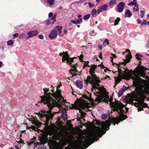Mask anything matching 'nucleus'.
I'll return each mask as SVG.
<instances>
[{"label": "nucleus", "mask_w": 149, "mask_h": 149, "mask_svg": "<svg viewBox=\"0 0 149 149\" xmlns=\"http://www.w3.org/2000/svg\"><path fill=\"white\" fill-rule=\"evenodd\" d=\"M95 101L96 102H101L104 101L105 102L108 103L109 102L111 103V106L113 108V111H116L120 116L119 118H109V120H106L105 122H102L101 126L102 130V131L100 127L97 129L96 132L94 131L91 134L92 137H97L98 136L100 137H102L104 134H105L106 131L108 130L109 126L111 125V123L115 125L116 124H118L121 120H124L128 118L126 115H124L123 113L125 111L123 109V107H125V105L119 101H116V102H113V98H110L109 99V96L107 93H104L100 96L96 95Z\"/></svg>", "instance_id": "obj_1"}, {"label": "nucleus", "mask_w": 149, "mask_h": 149, "mask_svg": "<svg viewBox=\"0 0 149 149\" xmlns=\"http://www.w3.org/2000/svg\"><path fill=\"white\" fill-rule=\"evenodd\" d=\"M43 90L44 93V95L40 96L41 100L39 102L43 103L49 108V110L48 111H42V112L36 113V114L40 116L41 120H42V118H45V121L44 122V125L45 126H48L49 121L51 119H52L54 115V114L52 113L51 110L54 107L56 106L58 102L54 100L53 97V93H48L49 90V88H44Z\"/></svg>", "instance_id": "obj_2"}, {"label": "nucleus", "mask_w": 149, "mask_h": 149, "mask_svg": "<svg viewBox=\"0 0 149 149\" xmlns=\"http://www.w3.org/2000/svg\"><path fill=\"white\" fill-rule=\"evenodd\" d=\"M146 70L144 67H141L140 68H136L135 72L130 70H129L128 69H126L125 70V74L127 76H131L132 78L134 79L133 81V85L131 86V87L135 86L136 88H138L137 83L138 82V79H135L133 75L136 77L139 78V76L145 78L146 76L144 74V71Z\"/></svg>", "instance_id": "obj_3"}, {"label": "nucleus", "mask_w": 149, "mask_h": 149, "mask_svg": "<svg viewBox=\"0 0 149 149\" xmlns=\"http://www.w3.org/2000/svg\"><path fill=\"white\" fill-rule=\"evenodd\" d=\"M93 132H91L88 137H85V136L83 137L82 139H81L77 143L74 145V146L77 145L80 143V144L81 146L79 148L77 149H84V148H82V146H83L85 144H87L88 145V146L90 145L92 143H93V142H94V141H90V139H95V141H97V139H97V138H95V137H92V134Z\"/></svg>", "instance_id": "obj_4"}, {"label": "nucleus", "mask_w": 149, "mask_h": 149, "mask_svg": "<svg viewBox=\"0 0 149 149\" xmlns=\"http://www.w3.org/2000/svg\"><path fill=\"white\" fill-rule=\"evenodd\" d=\"M97 66L95 65H93L90 69L89 74L91 76H88L86 79H84V81L86 83H92L94 81H97V79L96 74H95V71Z\"/></svg>", "instance_id": "obj_5"}, {"label": "nucleus", "mask_w": 149, "mask_h": 149, "mask_svg": "<svg viewBox=\"0 0 149 149\" xmlns=\"http://www.w3.org/2000/svg\"><path fill=\"white\" fill-rule=\"evenodd\" d=\"M61 84H60L56 87V90L54 93H53V97L54 98V100L58 102L57 106L58 104V102L60 103H65L66 102L65 100H64L61 94V91L59 89Z\"/></svg>", "instance_id": "obj_6"}, {"label": "nucleus", "mask_w": 149, "mask_h": 149, "mask_svg": "<svg viewBox=\"0 0 149 149\" xmlns=\"http://www.w3.org/2000/svg\"><path fill=\"white\" fill-rule=\"evenodd\" d=\"M71 107L73 109H77V110H79L81 115L79 117L78 116H77V119L78 120H80L81 118H82L83 119H84V116L86 114V113H85L84 111H82L81 108L84 110L85 108V107L84 105V104H81L79 105L78 102H76V101H75V102L72 105Z\"/></svg>", "instance_id": "obj_7"}, {"label": "nucleus", "mask_w": 149, "mask_h": 149, "mask_svg": "<svg viewBox=\"0 0 149 149\" xmlns=\"http://www.w3.org/2000/svg\"><path fill=\"white\" fill-rule=\"evenodd\" d=\"M126 52L129 51V55H127L126 56V59L124 60V62H123L120 63L121 64V65H124L125 66L126 65L127 63H129L131 61V59L132 58V55H131V53L130 52L129 49H126Z\"/></svg>", "instance_id": "obj_8"}, {"label": "nucleus", "mask_w": 149, "mask_h": 149, "mask_svg": "<svg viewBox=\"0 0 149 149\" xmlns=\"http://www.w3.org/2000/svg\"><path fill=\"white\" fill-rule=\"evenodd\" d=\"M39 32L38 31H31L27 32L28 36L26 37V39H29V38H32L33 36H36L38 35Z\"/></svg>", "instance_id": "obj_9"}, {"label": "nucleus", "mask_w": 149, "mask_h": 149, "mask_svg": "<svg viewBox=\"0 0 149 149\" xmlns=\"http://www.w3.org/2000/svg\"><path fill=\"white\" fill-rule=\"evenodd\" d=\"M77 65V63H76L75 64H74L73 65V66H72V68H74V69H70L69 70V72L70 73L72 74V76H75V75H76L77 74H78L79 71H77V69L76 67Z\"/></svg>", "instance_id": "obj_10"}, {"label": "nucleus", "mask_w": 149, "mask_h": 149, "mask_svg": "<svg viewBox=\"0 0 149 149\" xmlns=\"http://www.w3.org/2000/svg\"><path fill=\"white\" fill-rule=\"evenodd\" d=\"M125 7V3L123 2H120L118 3L117 7V11L121 13L123 11Z\"/></svg>", "instance_id": "obj_11"}, {"label": "nucleus", "mask_w": 149, "mask_h": 149, "mask_svg": "<svg viewBox=\"0 0 149 149\" xmlns=\"http://www.w3.org/2000/svg\"><path fill=\"white\" fill-rule=\"evenodd\" d=\"M97 79L96 81H93V82H92V83H90V84H92V87L93 88L98 89V90L100 91V88H98V87L97 86H100L99 84V83L101 82V80H100V79L99 77H97Z\"/></svg>", "instance_id": "obj_12"}, {"label": "nucleus", "mask_w": 149, "mask_h": 149, "mask_svg": "<svg viewBox=\"0 0 149 149\" xmlns=\"http://www.w3.org/2000/svg\"><path fill=\"white\" fill-rule=\"evenodd\" d=\"M56 13H55L53 16V17L52 18V19H48L47 21V22L46 23L47 25H49L51 24H54L56 22Z\"/></svg>", "instance_id": "obj_13"}, {"label": "nucleus", "mask_w": 149, "mask_h": 149, "mask_svg": "<svg viewBox=\"0 0 149 149\" xmlns=\"http://www.w3.org/2000/svg\"><path fill=\"white\" fill-rule=\"evenodd\" d=\"M64 54L63 55V56L62 59V62H64L65 60H67V61H68V60L70 59V57L69 55H68L67 51H65V52H63Z\"/></svg>", "instance_id": "obj_14"}, {"label": "nucleus", "mask_w": 149, "mask_h": 149, "mask_svg": "<svg viewBox=\"0 0 149 149\" xmlns=\"http://www.w3.org/2000/svg\"><path fill=\"white\" fill-rule=\"evenodd\" d=\"M57 36V32L55 30L52 31L49 35V38L51 39H54V38H56Z\"/></svg>", "instance_id": "obj_15"}, {"label": "nucleus", "mask_w": 149, "mask_h": 149, "mask_svg": "<svg viewBox=\"0 0 149 149\" xmlns=\"http://www.w3.org/2000/svg\"><path fill=\"white\" fill-rule=\"evenodd\" d=\"M76 85L79 88L81 89L83 87V84L82 81L80 80H77L75 82Z\"/></svg>", "instance_id": "obj_16"}, {"label": "nucleus", "mask_w": 149, "mask_h": 149, "mask_svg": "<svg viewBox=\"0 0 149 149\" xmlns=\"http://www.w3.org/2000/svg\"><path fill=\"white\" fill-rule=\"evenodd\" d=\"M117 0H110L109 3V6L110 8H113L117 3Z\"/></svg>", "instance_id": "obj_17"}, {"label": "nucleus", "mask_w": 149, "mask_h": 149, "mask_svg": "<svg viewBox=\"0 0 149 149\" xmlns=\"http://www.w3.org/2000/svg\"><path fill=\"white\" fill-rule=\"evenodd\" d=\"M81 146V144H78L77 145H75L74 146H71L70 148H69L68 146L65 147V149H77V148H79Z\"/></svg>", "instance_id": "obj_18"}, {"label": "nucleus", "mask_w": 149, "mask_h": 149, "mask_svg": "<svg viewBox=\"0 0 149 149\" xmlns=\"http://www.w3.org/2000/svg\"><path fill=\"white\" fill-rule=\"evenodd\" d=\"M126 70V69H125V72L124 74H123L122 71L120 73H118V77L120 79H122L123 78V76H125L126 77H128L129 78H130V77H127L125 74V70Z\"/></svg>", "instance_id": "obj_19"}, {"label": "nucleus", "mask_w": 149, "mask_h": 149, "mask_svg": "<svg viewBox=\"0 0 149 149\" xmlns=\"http://www.w3.org/2000/svg\"><path fill=\"white\" fill-rule=\"evenodd\" d=\"M32 122L33 124H34L38 127H40L42 124V122H39V120H36V119H34V120H33Z\"/></svg>", "instance_id": "obj_20"}, {"label": "nucleus", "mask_w": 149, "mask_h": 149, "mask_svg": "<svg viewBox=\"0 0 149 149\" xmlns=\"http://www.w3.org/2000/svg\"><path fill=\"white\" fill-rule=\"evenodd\" d=\"M75 58L74 57H73L72 58H70V59H69L68 61L66 62V63L67 64H70V65L72 67V66H73V64H72V63H73V62L74 61V58Z\"/></svg>", "instance_id": "obj_21"}, {"label": "nucleus", "mask_w": 149, "mask_h": 149, "mask_svg": "<svg viewBox=\"0 0 149 149\" xmlns=\"http://www.w3.org/2000/svg\"><path fill=\"white\" fill-rule=\"evenodd\" d=\"M132 16V13H131L129 9H127L125 12V16L126 17H130Z\"/></svg>", "instance_id": "obj_22"}, {"label": "nucleus", "mask_w": 149, "mask_h": 149, "mask_svg": "<svg viewBox=\"0 0 149 149\" xmlns=\"http://www.w3.org/2000/svg\"><path fill=\"white\" fill-rule=\"evenodd\" d=\"M127 89V88H121L119 90V91L118 93V96L119 97L120 96L122 95H123L124 91H126V90Z\"/></svg>", "instance_id": "obj_23"}, {"label": "nucleus", "mask_w": 149, "mask_h": 149, "mask_svg": "<svg viewBox=\"0 0 149 149\" xmlns=\"http://www.w3.org/2000/svg\"><path fill=\"white\" fill-rule=\"evenodd\" d=\"M146 97L144 95H143L141 97H139V100L141 105L143 103H144V102L145 99H146Z\"/></svg>", "instance_id": "obj_24"}, {"label": "nucleus", "mask_w": 149, "mask_h": 149, "mask_svg": "<svg viewBox=\"0 0 149 149\" xmlns=\"http://www.w3.org/2000/svg\"><path fill=\"white\" fill-rule=\"evenodd\" d=\"M137 93L138 95H139L140 96V97H141L143 95H145V91L143 90V89H142L141 90H140V91H138V92H137Z\"/></svg>", "instance_id": "obj_25"}, {"label": "nucleus", "mask_w": 149, "mask_h": 149, "mask_svg": "<svg viewBox=\"0 0 149 149\" xmlns=\"http://www.w3.org/2000/svg\"><path fill=\"white\" fill-rule=\"evenodd\" d=\"M62 26H59V25L56 26L55 27V29L58 31L59 34L61 33L62 32Z\"/></svg>", "instance_id": "obj_26"}, {"label": "nucleus", "mask_w": 149, "mask_h": 149, "mask_svg": "<svg viewBox=\"0 0 149 149\" xmlns=\"http://www.w3.org/2000/svg\"><path fill=\"white\" fill-rule=\"evenodd\" d=\"M134 7H133V11L134 12V11H138L139 8V5L137 3V2H136V5H134Z\"/></svg>", "instance_id": "obj_27"}, {"label": "nucleus", "mask_w": 149, "mask_h": 149, "mask_svg": "<svg viewBox=\"0 0 149 149\" xmlns=\"http://www.w3.org/2000/svg\"><path fill=\"white\" fill-rule=\"evenodd\" d=\"M137 0H133V1H132L130 2L129 3H127V5H129V6H132V5H134L136 4V1Z\"/></svg>", "instance_id": "obj_28"}, {"label": "nucleus", "mask_w": 149, "mask_h": 149, "mask_svg": "<svg viewBox=\"0 0 149 149\" xmlns=\"http://www.w3.org/2000/svg\"><path fill=\"white\" fill-rule=\"evenodd\" d=\"M109 43L108 39L106 38L103 42V44L104 46H105L108 45Z\"/></svg>", "instance_id": "obj_29"}, {"label": "nucleus", "mask_w": 149, "mask_h": 149, "mask_svg": "<svg viewBox=\"0 0 149 149\" xmlns=\"http://www.w3.org/2000/svg\"><path fill=\"white\" fill-rule=\"evenodd\" d=\"M120 17H117L116 18V19L114 21V25L115 26L116 25L118 24L119 22L120 21Z\"/></svg>", "instance_id": "obj_30"}, {"label": "nucleus", "mask_w": 149, "mask_h": 149, "mask_svg": "<svg viewBox=\"0 0 149 149\" xmlns=\"http://www.w3.org/2000/svg\"><path fill=\"white\" fill-rule=\"evenodd\" d=\"M120 63L121 62H120L119 63H116V64L117 65L118 68V73H120V72L122 71L121 69L119 68V67H121L120 65V64H121Z\"/></svg>", "instance_id": "obj_31"}, {"label": "nucleus", "mask_w": 149, "mask_h": 149, "mask_svg": "<svg viewBox=\"0 0 149 149\" xmlns=\"http://www.w3.org/2000/svg\"><path fill=\"white\" fill-rule=\"evenodd\" d=\"M89 95L90 97V98H89V97H88V96H86V95H84L83 97V98H84L85 99H88L89 100H91V99L92 101H94L93 99H92L91 98V94L89 93Z\"/></svg>", "instance_id": "obj_32"}, {"label": "nucleus", "mask_w": 149, "mask_h": 149, "mask_svg": "<svg viewBox=\"0 0 149 149\" xmlns=\"http://www.w3.org/2000/svg\"><path fill=\"white\" fill-rule=\"evenodd\" d=\"M97 13V10L96 9H94L92 10L91 12V15L93 16L94 17H95L96 14Z\"/></svg>", "instance_id": "obj_33"}, {"label": "nucleus", "mask_w": 149, "mask_h": 149, "mask_svg": "<svg viewBox=\"0 0 149 149\" xmlns=\"http://www.w3.org/2000/svg\"><path fill=\"white\" fill-rule=\"evenodd\" d=\"M108 115L107 114H102L101 116V118L103 120H105L108 118Z\"/></svg>", "instance_id": "obj_34"}, {"label": "nucleus", "mask_w": 149, "mask_h": 149, "mask_svg": "<svg viewBox=\"0 0 149 149\" xmlns=\"http://www.w3.org/2000/svg\"><path fill=\"white\" fill-rule=\"evenodd\" d=\"M7 43L8 45H13L14 44V41L12 40H10L7 42Z\"/></svg>", "instance_id": "obj_35"}, {"label": "nucleus", "mask_w": 149, "mask_h": 149, "mask_svg": "<svg viewBox=\"0 0 149 149\" xmlns=\"http://www.w3.org/2000/svg\"><path fill=\"white\" fill-rule=\"evenodd\" d=\"M55 0H47V1L50 5H53Z\"/></svg>", "instance_id": "obj_36"}, {"label": "nucleus", "mask_w": 149, "mask_h": 149, "mask_svg": "<svg viewBox=\"0 0 149 149\" xmlns=\"http://www.w3.org/2000/svg\"><path fill=\"white\" fill-rule=\"evenodd\" d=\"M91 16L90 14H87L85 15L83 17V19L86 20V19H88Z\"/></svg>", "instance_id": "obj_37"}, {"label": "nucleus", "mask_w": 149, "mask_h": 149, "mask_svg": "<svg viewBox=\"0 0 149 149\" xmlns=\"http://www.w3.org/2000/svg\"><path fill=\"white\" fill-rule=\"evenodd\" d=\"M82 18L77 19V20H76V24H80V23H82Z\"/></svg>", "instance_id": "obj_38"}, {"label": "nucleus", "mask_w": 149, "mask_h": 149, "mask_svg": "<svg viewBox=\"0 0 149 149\" xmlns=\"http://www.w3.org/2000/svg\"><path fill=\"white\" fill-rule=\"evenodd\" d=\"M108 5L107 4H104V5H103V6H102V10H106L107 9V8Z\"/></svg>", "instance_id": "obj_39"}, {"label": "nucleus", "mask_w": 149, "mask_h": 149, "mask_svg": "<svg viewBox=\"0 0 149 149\" xmlns=\"http://www.w3.org/2000/svg\"><path fill=\"white\" fill-rule=\"evenodd\" d=\"M26 37H27V36H26L25 34H24V33H23L22 34H21L20 35L19 38L20 39H22L23 38H25L26 39Z\"/></svg>", "instance_id": "obj_40"}, {"label": "nucleus", "mask_w": 149, "mask_h": 149, "mask_svg": "<svg viewBox=\"0 0 149 149\" xmlns=\"http://www.w3.org/2000/svg\"><path fill=\"white\" fill-rule=\"evenodd\" d=\"M121 80V79L119 78V77L118 78L115 80V85H117L118 84V83L120 82Z\"/></svg>", "instance_id": "obj_41"}, {"label": "nucleus", "mask_w": 149, "mask_h": 149, "mask_svg": "<svg viewBox=\"0 0 149 149\" xmlns=\"http://www.w3.org/2000/svg\"><path fill=\"white\" fill-rule=\"evenodd\" d=\"M143 56L142 55L138 54H136V58L138 60H141V58H139L140 57H143Z\"/></svg>", "instance_id": "obj_42"}, {"label": "nucleus", "mask_w": 149, "mask_h": 149, "mask_svg": "<svg viewBox=\"0 0 149 149\" xmlns=\"http://www.w3.org/2000/svg\"><path fill=\"white\" fill-rule=\"evenodd\" d=\"M30 128H32L33 130H35V131H36V130H37L38 129V127H36L34 125L31 126Z\"/></svg>", "instance_id": "obj_43"}, {"label": "nucleus", "mask_w": 149, "mask_h": 149, "mask_svg": "<svg viewBox=\"0 0 149 149\" xmlns=\"http://www.w3.org/2000/svg\"><path fill=\"white\" fill-rule=\"evenodd\" d=\"M140 12L141 13L140 15L141 17L142 18L144 17V14H145L144 11L143 10H141Z\"/></svg>", "instance_id": "obj_44"}, {"label": "nucleus", "mask_w": 149, "mask_h": 149, "mask_svg": "<svg viewBox=\"0 0 149 149\" xmlns=\"http://www.w3.org/2000/svg\"><path fill=\"white\" fill-rule=\"evenodd\" d=\"M85 63H86L84 64L83 66V68H84L85 66H88V67H90V66L88 65V63H89V62L88 61L87 62H85Z\"/></svg>", "instance_id": "obj_45"}, {"label": "nucleus", "mask_w": 149, "mask_h": 149, "mask_svg": "<svg viewBox=\"0 0 149 149\" xmlns=\"http://www.w3.org/2000/svg\"><path fill=\"white\" fill-rule=\"evenodd\" d=\"M97 14H100V12H102V6L99 7L97 9Z\"/></svg>", "instance_id": "obj_46"}, {"label": "nucleus", "mask_w": 149, "mask_h": 149, "mask_svg": "<svg viewBox=\"0 0 149 149\" xmlns=\"http://www.w3.org/2000/svg\"><path fill=\"white\" fill-rule=\"evenodd\" d=\"M48 141V139L47 137L43 139V141L44 143H47Z\"/></svg>", "instance_id": "obj_47"}, {"label": "nucleus", "mask_w": 149, "mask_h": 149, "mask_svg": "<svg viewBox=\"0 0 149 149\" xmlns=\"http://www.w3.org/2000/svg\"><path fill=\"white\" fill-rule=\"evenodd\" d=\"M88 4L90 8H91L92 7H94L95 6V4H93V3H91V2H88Z\"/></svg>", "instance_id": "obj_48"}, {"label": "nucleus", "mask_w": 149, "mask_h": 149, "mask_svg": "<svg viewBox=\"0 0 149 149\" xmlns=\"http://www.w3.org/2000/svg\"><path fill=\"white\" fill-rule=\"evenodd\" d=\"M141 105H142V108L148 107V105L147 104L145 103L144 102V103L142 104Z\"/></svg>", "instance_id": "obj_49"}, {"label": "nucleus", "mask_w": 149, "mask_h": 149, "mask_svg": "<svg viewBox=\"0 0 149 149\" xmlns=\"http://www.w3.org/2000/svg\"><path fill=\"white\" fill-rule=\"evenodd\" d=\"M147 21L146 20H144L143 22L142 21L141 25H144L146 24L147 23Z\"/></svg>", "instance_id": "obj_50"}, {"label": "nucleus", "mask_w": 149, "mask_h": 149, "mask_svg": "<svg viewBox=\"0 0 149 149\" xmlns=\"http://www.w3.org/2000/svg\"><path fill=\"white\" fill-rule=\"evenodd\" d=\"M136 21L139 24H140L141 25L142 24V21H141L140 19H136Z\"/></svg>", "instance_id": "obj_51"}, {"label": "nucleus", "mask_w": 149, "mask_h": 149, "mask_svg": "<svg viewBox=\"0 0 149 149\" xmlns=\"http://www.w3.org/2000/svg\"><path fill=\"white\" fill-rule=\"evenodd\" d=\"M137 110L138 111H141L143 110V107H139L138 108Z\"/></svg>", "instance_id": "obj_52"}, {"label": "nucleus", "mask_w": 149, "mask_h": 149, "mask_svg": "<svg viewBox=\"0 0 149 149\" xmlns=\"http://www.w3.org/2000/svg\"><path fill=\"white\" fill-rule=\"evenodd\" d=\"M38 37L40 39H43L44 38L43 36V35H42V34H40L38 36Z\"/></svg>", "instance_id": "obj_53"}, {"label": "nucleus", "mask_w": 149, "mask_h": 149, "mask_svg": "<svg viewBox=\"0 0 149 149\" xmlns=\"http://www.w3.org/2000/svg\"><path fill=\"white\" fill-rule=\"evenodd\" d=\"M53 16V13L52 12H50L49 14V17H52Z\"/></svg>", "instance_id": "obj_54"}, {"label": "nucleus", "mask_w": 149, "mask_h": 149, "mask_svg": "<svg viewBox=\"0 0 149 149\" xmlns=\"http://www.w3.org/2000/svg\"><path fill=\"white\" fill-rule=\"evenodd\" d=\"M79 59H82V58H84V56L83 54H81L79 56Z\"/></svg>", "instance_id": "obj_55"}, {"label": "nucleus", "mask_w": 149, "mask_h": 149, "mask_svg": "<svg viewBox=\"0 0 149 149\" xmlns=\"http://www.w3.org/2000/svg\"><path fill=\"white\" fill-rule=\"evenodd\" d=\"M18 34L17 33H15V34L13 35V37L14 38H17V37L18 36Z\"/></svg>", "instance_id": "obj_56"}, {"label": "nucleus", "mask_w": 149, "mask_h": 149, "mask_svg": "<svg viewBox=\"0 0 149 149\" xmlns=\"http://www.w3.org/2000/svg\"><path fill=\"white\" fill-rule=\"evenodd\" d=\"M98 47L100 50H102L103 48L102 46V45H99Z\"/></svg>", "instance_id": "obj_57"}, {"label": "nucleus", "mask_w": 149, "mask_h": 149, "mask_svg": "<svg viewBox=\"0 0 149 149\" xmlns=\"http://www.w3.org/2000/svg\"><path fill=\"white\" fill-rule=\"evenodd\" d=\"M40 144V143L39 142H36L35 143H34V145L35 146H37L39 145Z\"/></svg>", "instance_id": "obj_58"}, {"label": "nucleus", "mask_w": 149, "mask_h": 149, "mask_svg": "<svg viewBox=\"0 0 149 149\" xmlns=\"http://www.w3.org/2000/svg\"><path fill=\"white\" fill-rule=\"evenodd\" d=\"M141 62L140 60V61H139V63L138 64V66L137 67H140L141 66H143L141 65Z\"/></svg>", "instance_id": "obj_59"}, {"label": "nucleus", "mask_w": 149, "mask_h": 149, "mask_svg": "<svg viewBox=\"0 0 149 149\" xmlns=\"http://www.w3.org/2000/svg\"><path fill=\"white\" fill-rule=\"evenodd\" d=\"M99 58H100L101 59H102V53H100V55L99 56Z\"/></svg>", "instance_id": "obj_60"}, {"label": "nucleus", "mask_w": 149, "mask_h": 149, "mask_svg": "<svg viewBox=\"0 0 149 149\" xmlns=\"http://www.w3.org/2000/svg\"><path fill=\"white\" fill-rule=\"evenodd\" d=\"M110 58H111V62H112V64L113 65H114V64H116V63H114L113 62V57H110Z\"/></svg>", "instance_id": "obj_61"}, {"label": "nucleus", "mask_w": 149, "mask_h": 149, "mask_svg": "<svg viewBox=\"0 0 149 149\" xmlns=\"http://www.w3.org/2000/svg\"><path fill=\"white\" fill-rule=\"evenodd\" d=\"M68 32V30L67 29H65L64 31V33L65 34H66Z\"/></svg>", "instance_id": "obj_62"}, {"label": "nucleus", "mask_w": 149, "mask_h": 149, "mask_svg": "<svg viewBox=\"0 0 149 149\" xmlns=\"http://www.w3.org/2000/svg\"><path fill=\"white\" fill-rule=\"evenodd\" d=\"M51 87H52V89L51 90V91H52V93H54V88L53 87L52 85L51 86Z\"/></svg>", "instance_id": "obj_63"}, {"label": "nucleus", "mask_w": 149, "mask_h": 149, "mask_svg": "<svg viewBox=\"0 0 149 149\" xmlns=\"http://www.w3.org/2000/svg\"><path fill=\"white\" fill-rule=\"evenodd\" d=\"M111 56L114 58L116 57V54H113V53L111 54Z\"/></svg>", "instance_id": "obj_64"}]
</instances>
